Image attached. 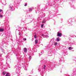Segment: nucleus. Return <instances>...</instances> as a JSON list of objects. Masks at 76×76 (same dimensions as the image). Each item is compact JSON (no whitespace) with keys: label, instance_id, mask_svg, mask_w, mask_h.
<instances>
[{"label":"nucleus","instance_id":"1","mask_svg":"<svg viewBox=\"0 0 76 76\" xmlns=\"http://www.w3.org/2000/svg\"><path fill=\"white\" fill-rule=\"evenodd\" d=\"M61 35H62V34L60 32H58L57 33V37H61Z\"/></svg>","mask_w":76,"mask_h":76},{"label":"nucleus","instance_id":"2","mask_svg":"<svg viewBox=\"0 0 76 76\" xmlns=\"http://www.w3.org/2000/svg\"><path fill=\"white\" fill-rule=\"evenodd\" d=\"M23 50L25 52H27V48H24Z\"/></svg>","mask_w":76,"mask_h":76},{"label":"nucleus","instance_id":"3","mask_svg":"<svg viewBox=\"0 0 76 76\" xmlns=\"http://www.w3.org/2000/svg\"><path fill=\"white\" fill-rule=\"evenodd\" d=\"M4 31L3 28H0V32H3Z\"/></svg>","mask_w":76,"mask_h":76},{"label":"nucleus","instance_id":"4","mask_svg":"<svg viewBox=\"0 0 76 76\" xmlns=\"http://www.w3.org/2000/svg\"><path fill=\"white\" fill-rule=\"evenodd\" d=\"M56 41H57V42H58L59 41H60V39L58 37V38H57L56 39Z\"/></svg>","mask_w":76,"mask_h":76},{"label":"nucleus","instance_id":"5","mask_svg":"<svg viewBox=\"0 0 76 76\" xmlns=\"http://www.w3.org/2000/svg\"><path fill=\"white\" fill-rule=\"evenodd\" d=\"M73 48H72V47H69L68 48L69 50H72V49H73Z\"/></svg>","mask_w":76,"mask_h":76},{"label":"nucleus","instance_id":"6","mask_svg":"<svg viewBox=\"0 0 76 76\" xmlns=\"http://www.w3.org/2000/svg\"><path fill=\"white\" fill-rule=\"evenodd\" d=\"M5 76H10V75H9V73H7L6 75H5Z\"/></svg>","mask_w":76,"mask_h":76},{"label":"nucleus","instance_id":"7","mask_svg":"<svg viewBox=\"0 0 76 76\" xmlns=\"http://www.w3.org/2000/svg\"><path fill=\"white\" fill-rule=\"evenodd\" d=\"M38 40H35V44H37L38 43Z\"/></svg>","mask_w":76,"mask_h":76},{"label":"nucleus","instance_id":"8","mask_svg":"<svg viewBox=\"0 0 76 76\" xmlns=\"http://www.w3.org/2000/svg\"><path fill=\"white\" fill-rule=\"evenodd\" d=\"M42 23H45V20H44L42 22Z\"/></svg>","mask_w":76,"mask_h":76},{"label":"nucleus","instance_id":"9","mask_svg":"<svg viewBox=\"0 0 76 76\" xmlns=\"http://www.w3.org/2000/svg\"><path fill=\"white\" fill-rule=\"evenodd\" d=\"M44 27V24H42L41 25V27L42 28Z\"/></svg>","mask_w":76,"mask_h":76},{"label":"nucleus","instance_id":"10","mask_svg":"<svg viewBox=\"0 0 76 76\" xmlns=\"http://www.w3.org/2000/svg\"><path fill=\"white\" fill-rule=\"evenodd\" d=\"M57 42H56H56H55L54 43V45H57Z\"/></svg>","mask_w":76,"mask_h":76},{"label":"nucleus","instance_id":"11","mask_svg":"<svg viewBox=\"0 0 76 76\" xmlns=\"http://www.w3.org/2000/svg\"><path fill=\"white\" fill-rule=\"evenodd\" d=\"M5 74H6V73H4V72H3V73H2V75H5Z\"/></svg>","mask_w":76,"mask_h":76},{"label":"nucleus","instance_id":"12","mask_svg":"<svg viewBox=\"0 0 76 76\" xmlns=\"http://www.w3.org/2000/svg\"><path fill=\"white\" fill-rule=\"evenodd\" d=\"M46 67V65H44V67H43V69H45V68Z\"/></svg>","mask_w":76,"mask_h":76},{"label":"nucleus","instance_id":"13","mask_svg":"<svg viewBox=\"0 0 76 76\" xmlns=\"http://www.w3.org/2000/svg\"><path fill=\"white\" fill-rule=\"evenodd\" d=\"M3 11V10L1 9H0V12H1Z\"/></svg>","mask_w":76,"mask_h":76},{"label":"nucleus","instance_id":"14","mask_svg":"<svg viewBox=\"0 0 76 76\" xmlns=\"http://www.w3.org/2000/svg\"><path fill=\"white\" fill-rule=\"evenodd\" d=\"M29 11H32V9H30L29 10Z\"/></svg>","mask_w":76,"mask_h":76},{"label":"nucleus","instance_id":"15","mask_svg":"<svg viewBox=\"0 0 76 76\" xmlns=\"http://www.w3.org/2000/svg\"><path fill=\"white\" fill-rule=\"evenodd\" d=\"M2 17H3V16H2V15H0V18H2Z\"/></svg>","mask_w":76,"mask_h":76},{"label":"nucleus","instance_id":"16","mask_svg":"<svg viewBox=\"0 0 76 76\" xmlns=\"http://www.w3.org/2000/svg\"><path fill=\"white\" fill-rule=\"evenodd\" d=\"M23 40L24 41H26V38L23 39Z\"/></svg>","mask_w":76,"mask_h":76},{"label":"nucleus","instance_id":"17","mask_svg":"<svg viewBox=\"0 0 76 76\" xmlns=\"http://www.w3.org/2000/svg\"><path fill=\"white\" fill-rule=\"evenodd\" d=\"M34 38H36L37 37H36V35H35L34 36Z\"/></svg>","mask_w":76,"mask_h":76},{"label":"nucleus","instance_id":"18","mask_svg":"<svg viewBox=\"0 0 76 76\" xmlns=\"http://www.w3.org/2000/svg\"><path fill=\"white\" fill-rule=\"evenodd\" d=\"M27 6V4H25L24 5V6Z\"/></svg>","mask_w":76,"mask_h":76},{"label":"nucleus","instance_id":"19","mask_svg":"<svg viewBox=\"0 0 76 76\" xmlns=\"http://www.w3.org/2000/svg\"><path fill=\"white\" fill-rule=\"evenodd\" d=\"M29 58H30V59H31V56H30L29 57Z\"/></svg>","mask_w":76,"mask_h":76},{"label":"nucleus","instance_id":"20","mask_svg":"<svg viewBox=\"0 0 76 76\" xmlns=\"http://www.w3.org/2000/svg\"><path fill=\"white\" fill-rule=\"evenodd\" d=\"M20 35V34H19V35Z\"/></svg>","mask_w":76,"mask_h":76}]
</instances>
